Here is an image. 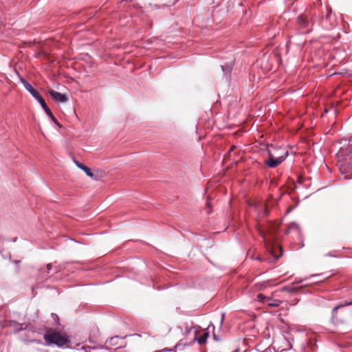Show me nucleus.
Wrapping results in <instances>:
<instances>
[{
  "mask_svg": "<svg viewBox=\"0 0 352 352\" xmlns=\"http://www.w3.org/2000/svg\"><path fill=\"white\" fill-rule=\"evenodd\" d=\"M44 339L47 344H56L58 346H63L67 343V339L58 332L48 331L44 335Z\"/></svg>",
  "mask_w": 352,
  "mask_h": 352,
  "instance_id": "f257e3e1",
  "label": "nucleus"
},
{
  "mask_svg": "<svg viewBox=\"0 0 352 352\" xmlns=\"http://www.w3.org/2000/svg\"><path fill=\"white\" fill-rule=\"evenodd\" d=\"M281 301L279 300H272L270 299V301H267L266 305L272 307H277L280 305Z\"/></svg>",
  "mask_w": 352,
  "mask_h": 352,
  "instance_id": "9d476101",
  "label": "nucleus"
},
{
  "mask_svg": "<svg viewBox=\"0 0 352 352\" xmlns=\"http://www.w3.org/2000/svg\"><path fill=\"white\" fill-rule=\"evenodd\" d=\"M121 340L118 336H115L111 338L109 340L107 341V343H109L111 346H116L118 344V342Z\"/></svg>",
  "mask_w": 352,
  "mask_h": 352,
  "instance_id": "1a4fd4ad",
  "label": "nucleus"
},
{
  "mask_svg": "<svg viewBox=\"0 0 352 352\" xmlns=\"http://www.w3.org/2000/svg\"><path fill=\"white\" fill-rule=\"evenodd\" d=\"M74 163L76 164L77 167H78L80 169L82 170L88 177L92 178L94 180L98 179V177L96 175H95L94 174H93L89 168H87V166L83 165L82 163H80L76 160H74Z\"/></svg>",
  "mask_w": 352,
  "mask_h": 352,
  "instance_id": "0eeeda50",
  "label": "nucleus"
},
{
  "mask_svg": "<svg viewBox=\"0 0 352 352\" xmlns=\"http://www.w3.org/2000/svg\"><path fill=\"white\" fill-rule=\"evenodd\" d=\"M50 96L53 98L54 100L58 102H65L67 101L68 98L66 95L56 91L54 90H51L50 91Z\"/></svg>",
  "mask_w": 352,
  "mask_h": 352,
  "instance_id": "39448f33",
  "label": "nucleus"
},
{
  "mask_svg": "<svg viewBox=\"0 0 352 352\" xmlns=\"http://www.w3.org/2000/svg\"><path fill=\"white\" fill-rule=\"evenodd\" d=\"M52 317L54 318V320H58V317L56 314H52Z\"/></svg>",
  "mask_w": 352,
  "mask_h": 352,
  "instance_id": "dca6fc26",
  "label": "nucleus"
},
{
  "mask_svg": "<svg viewBox=\"0 0 352 352\" xmlns=\"http://www.w3.org/2000/svg\"><path fill=\"white\" fill-rule=\"evenodd\" d=\"M39 104H41L43 109L45 111V112L47 113V115L57 124L59 126V124L57 122L56 120L55 119L54 116L52 113L50 109L47 107L45 100L41 97L39 100H37Z\"/></svg>",
  "mask_w": 352,
  "mask_h": 352,
  "instance_id": "423d86ee",
  "label": "nucleus"
},
{
  "mask_svg": "<svg viewBox=\"0 0 352 352\" xmlns=\"http://www.w3.org/2000/svg\"><path fill=\"white\" fill-rule=\"evenodd\" d=\"M259 234H261V236L263 239H265V234H264V233H263V231H261H261H259Z\"/></svg>",
  "mask_w": 352,
  "mask_h": 352,
  "instance_id": "f3484780",
  "label": "nucleus"
},
{
  "mask_svg": "<svg viewBox=\"0 0 352 352\" xmlns=\"http://www.w3.org/2000/svg\"><path fill=\"white\" fill-rule=\"evenodd\" d=\"M297 230V231L299 230V226L296 223H292L289 225L288 232L290 230Z\"/></svg>",
  "mask_w": 352,
  "mask_h": 352,
  "instance_id": "f8f14e48",
  "label": "nucleus"
},
{
  "mask_svg": "<svg viewBox=\"0 0 352 352\" xmlns=\"http://www.w3.org/2000/svg\"><path fill=\"white\" fill-rule=\"evenodd\" d=\"M256 300L259 302H261L264 304H266L267 301L270 300V298L265 296L262 294H259L256 296Z\"/></svg>",
  "mask_w": 352,
  "mask_h": 352,
  "instance_id": "6e6552de",
  "label": "nucleus"
},
{
  "mask_svg": "<svg viewBox=\"0 0 352 352\" xmlns=\"http://www.w3.org/2000/svg\"><path fill=\"white\" fill-rule=\"evenodd\" d=\"M206 207H207V208H210V202H208V201L207 202V204H206Z\"/></svg>",
  "mask_w": 352,
  "mask_h": 352,
  "instance_id": "6ab92c4d",
  "label": "nucleus"
},
{
  "mask_svg": "<svg viewBox=\"0 0 352 352\" xmlns=\"http://www.w3.org/2000/svg\"><path fill=\"white\" fill-rule=\"evenodd\" d=\"M268 159L264 161L266 166L270 168H275L285 160V153L282 156L272 155L270 151H268Z\"/></svg>",
  "mask_w": 352,
  "mask_h": 352,
  "instance_id": "f03ea898",
  "label": "nucleus"
},
{
  "mask_svg": "<svg viewBox=\"0 0 352 352\" xmlns=\"http://www.w3.org/2000/svg\"><path fill=\"white\" fill-rule=\"evenodd\" d=\"M352 305V302H349L347 303H345L344 305H340L339 306L335 307L332 310V314L334 315L336 312L337 311L338 309L340 307L346 306V305Z\"/></svg>",
  "mask_w": 352,
  "mask_h": 352,
  "instance_id": "4468645a",
  "label": "nucleus"
},
{
  "mask_svg": "<svg viewBox=\"0 0 352 352\" xmlns=\"http://www.w3.org/2000/svg\"><path fill=\"white\" fill-rule=\"evenodd\" d=\"M210 212H211L210 209H208V210H207V213H210Z\"/></svg>",
  "mask_w": 352,
  "mask_h": 352,
  "instance_id": "412c9836",
  "label": "nucleus"
},
{
  "mask_svg": "<svg viewBox=\"0 0 352 352\" xmlns=\"http://www.w3.org/2000/svg\"><path fill=\"white\" fill-rule=\"evenodd\" d=\"M207 337H208V334L205 333L202 337H200L197 339V342L200 344H203L206 342Z\"/></svg>",
  "mask_w": 352,
  "mask_h": 352,
  "instance_id": "ddd939ff",
  "label": "nucleus"
},
{
  "mask_svg": "<svg viewBox=\"0 0 352 352\" xmlns=\"http://www.w3.org/2000/svg\"><path fill=\"white\" fill-rule=\"evenodd\" d=\"M268 151H270L272 155L274 156H282L285 153V158L288 156V151L283 148L281 147H276L273 145L267 146V153H268Z\"/></svg>",
  "mask_w": 352,
  "mask_h": 352,
  "instance_id": "20e7f679",
  "label": "nucleus"
},
{
  "mask_svg": "<svg viewBox=\"0 0 352 352\" xmlns=\"http://www.w3.org/2000/svg\"><path fill=\"white\" fill-rule=\"evenodd\" d=\"M20 81L23 85L25 89L34 97L36 100H39L42 96L24 78H20Z\"/></svg>",
  "mask_w": 352,
  "mask_h": 352,
  "instance_id": "7ed1b4c3",
  "label": "nucleus"
},
{
  "mask_svg": "<svg viewBox=\"0 0 352 352\" xmlns=\"http://www.w3.org/2000/svg\"><path fill=\"white\" fill-rule=\"evenodd\" d=\"M223 317H224V314H223V315H222V316H221V323H222V322H223Z\"/></svg>",
  "mask_w": 352,
  "mask_h": 352,
  "instance_id": "aec40b11",
  "label": "nucleus"
},
{
  "mask_svg": "<svg viewBox=\"0 0 352 352\" xmlns=\"http://www.w3.org/2000/svg\"><path fill=\"white\" fill-rule=\"evenodd\" d=\"M221 69H222L223 72H226L229 73L231 71V67H227L226 69L224 66H221Z\"/></svg>",
  "mask_w": 352,
  "mask_h": 352,
  "instance_id": "2eb2a0df",
  "label": "nucleus"
},
{
  "mask_svg": "<svg viewBox=\"0 0 352 352\" xmlns=\"http://www.w3.org/2000/svg\"><path fill=\"white\" fill-rule=\"evenodd\" d=\"M47 270L50 271L51 270V268H52V265L51 264H48L47 265Z\"/></svg>",
  "mask_w": 352,
  "mask_h": 352,
  "instance_id": "a211bd4d",
  "label": "nucleus"
},
{
  "mask_svg": "<svg viewBox=\"0 0 352 352\" xmlns=\"http://www.w3.org/2000/svg\"><path fill=\"white\" fill-rule=\"evenodd\" d=\"M12 325L14 328V333H17L23 329L21 324H19V323L14 322H13Z\"/></svg>",
  "mask_w": 352,
  "mask_h": 352,
  "instance_id": "9b49d317",
  "label": "nucleus"
}]
</instances>
